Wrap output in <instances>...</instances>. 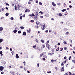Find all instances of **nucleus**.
I'll return each instance as SVG.
<instances>
[{
  "mask_svg": "<svg viewBox=\"0 0 75 75\" xmlns=\"http://www.w3.org/2000/svg\"><path fill=\"white\" fill-rule=\"evenodd\" d=\"M46 45L47 48L49 50H50L51 49V46L49 45L48 43H46Z\"/></svg>",
  "mask_w": 75,
  "mask_h": 75,
  "instance_id": "nucleus-1",
  "label": "nucleus"
},
{
  "mask_svg": "<svg viewBox=\"0 0 75 75\" xmlns=\"http://www.w3.org/2000/svg\"><path fill=\"white\" fill-rule=\"evenodd\" d=\"M4 69V67L3 66H0V71H2Z\"/></svg>",
  "mask_w": 75,
  "mask_h": 75,
  "instance_id": "nucleus-2",
  "label": "nucleus"
},
{
  "mask_svg": "<svg viewBox=\"0 0 75 75\" xmlns=\"http://www.w3.org/2000/svg\"><path fill=\"white\" fill-rule=\"evenodd\" d=\"M18 10H20V7H21V5H20L18 4Z\"/></svg>",
  "mask_w": 75,
  "mask_h": 75,
  "instance_id": "nucleus-3",
  "label": "nucleus"
},
{
  "mask_svg": "<svg viewBox=\"0 0 75 75\" xmlns=\"http://www.w3.org/2000/svg\"><path fill=\"white\" fill-rule=\"evenodd\" d=\"M43 53H42L40 54V57H42V55H44V54H45V52H43Z\"/></svg>",
  "mask_w": 75,
  "mask_h": 75,
  "instance_id": "nucleus-4",
  "label": "nucleus"
},
{
  "mask_svg": "<svg viewBox=\"0 0 75 75\" xmlns=\"http://www.w3.org/2000/svg\"><path fill=\"white\" fill-rule=\"evenodd\" d=\"M65 71V70L64 69V67H62L60 71L61 72H62V71Z\"/></svg>",
  "mask_w": 75,
  "mask_h": 75,
  "instance_id": "nucleus-5",
  "label": "nucleus"
},
{
  "mask_svg": "<svg viewBox=\"0 0 75 75\" xmlns=\"http://www.w3.org/2000/svg\"><path fill=\"white\" fill-rule=\"evenodd\" d=\"M29 16H30L31 17H34V16H35V15H34V13H32V15H31V14H30L29 15Z\"/></svg>",
  "mask_w": 75,
  "mask_h": 75,
  "instance_id": "nucleus-6",
  "label": "nucleus"
},
{
  "mask_svg": "<svg viewBox=\"0 0 75 75\" xmlns=\"http://www.w3.org/2000/svg\"><path fill=\"white\" fill-rule=\"evenodd\" d=\"M10 73H11V74H12V75H14V71H11Z\"/></svg>",
  "mask_w": 75,
  "mask_h": 75,
  "instance_id": "nucleus-7",
  "label": "nucleus"
},
{
  "mask_svg": "<svg viewBox=\"0 0 75 75\" xmlns=\"http://www.w3.org/2000/svg\"><path fill=\"white\" fill-rule=\"evenodd\" d=\"M30 31H31V30L29 29V30H27V32L28 33H30Z\"/></svg>",
  "mask_w": 75,
  "mask_h": 75,
  "instance_id": "nucleus-8",
  "label": "nucleus"
},
{
  "mask_svg": "<svg viewBox=\"0 0 75 75\" xmlns=\"http://www.w3.org/2000/svg\"><path fill=\"white\" fill-rule=\"evenodd\" d=\"M52 4L53 6H56V4L54 3V2H52Z\"/></svg>",
  "mask_w": 75,
  "mask_h": 75,
  "instance_id": "nucleus-9",
  "label": "nucleus"
},
{
  "mask_svg": "<svg viewBox=\"0 0 75 75\" xmlns=\"http://www.w3.org/2000/svg\"><path fill=\"white\" fill-rule=\"evenodd\" d=\"M63 43H64V44H68V42H67L66 41H64L63 42Z\"/></svg>",
  "mask_w": 75,
  "mask_h": 75,
  "instance_id": "nucleus-10",
  "label": "nucleus"
},
{
  "mask_svg": "<svg viewBox=\"0 0 75 75\" xmlns=\"http://www.w3.org/2000/svg\"><path fill=\"white\" fill-rule=\"evenodd\" d=\"M23 34V35H26V33L25 32H24Z\"/></svg>",
  "mask_w": 75,
  "mask_h": 75,
  "instance_id": "nucleus-11",
  "label": "nucleus"
},
{
  "mask_svg": "<svg viewBox=\"0 0 75 75\" xmlns=\"http://www.w3.org/2000/svg\"><path fill=\"white\" fill-rule=\"evenodd\" d=\"M67 11L66 9H64L62 10V12H64V11Z\"/></svg>",
  "mask_w": 75,
  "mask_h": 75,
  "instance_id": "nucleus-12",
  "label": "nucleus"
},
{
  "mask_svg": "<svg viewBox=\"0 0 75 75\" xmlns=\"http://www.w3.org/2000/svg\"><path fill=\"white\" fill-rule=\"evenodd\" d=\"M49 16L48 14L47 13L45 15V17H49Z\"/></svg>",
  "mask_w": 75,
  "mask_h": 75,
  "instance_id": "nucleus-13",
  "label": "nucleus"
},
{
  "mask_svg": "<svg viewBox=\"0 0 75 75\" xmlns=\"http://www.w3.org/2000/svg\"><path fill=\"white\" fill-rule=\"evenodd\" d=\"M16 58H19V56H18V54H16Z\"/></svg>",
  "mask_w": 75,
  "mask_h": 75,
  "instance_id": "nucleus-14",
  "label": "nucleus"
},
{
  "mask_svg": "<svg viewBox=\"0 0 75 75\" xmlns=\"http://www.w3.org/2000/svg\"><path fill=\"white\" fill-rule=\"evenodd\" d=\"M13 32L14 33H15V34H16V33H17V30L15 29L13 30Z\"/></svg>",
  "mask_w": 75,
  "mask_h": 75,
  "instance_id": "nucleus-15",
  "label": "nucleus"
},
{
  "mask_svg": "<svg viewBox=\"0 0 75 75\" xmlns=\"http://www.w3.org/2000/svg\"><path fill=\"white\" fill-rule=\"evenodd\" d=\"M59 16H60V17H61L62 16V14L61 13H59Z\"/></svg>",
  "mask_w": 75,
  "mask_h": 75,
  "instance_id": "nucleus-16",
  "label": "nucleus"
},
{
  "mask_svg": "<svg viewBox=\"0 0 75 75\" xmlns=\"http://www.w3.org/2000/svg\"><path fill=\"white\" fill-rule=\"evenodd\" d=\"M0 54H1V56L3 55V52L2 51H1L0 52Z\"/></svg>",
  "mask_w": 75,
  "mask_h": 75,
  "instance_id": "nucleus-17",
  "label": "nucleus"
},
{
  "mask_svg": "<svg viewBox=\"0 0 75 75\" xmlns=\"http://www.w3.org/2000/svg\"><path fill=\"white\" fill-rule=\"evenodd\" d=\"M41 42H42V43H44V40L42 39L40 40Z\"/></svg>",
  "mask_w": 75,
  "mask_h": 75,
  "instance_id": "nucleus-18",
  "label": "nucleus"
},
{
  "mask_svg": "<svg viewBox=\"0 0 75 75\" xmlns=\"http://www.w3.org/2000/svg\"><path fill=\"white\" fill-rule=\"evenodd\" d=\"M3 31V27H1L0 28V31Z\"/></svg>",
  "mask_w": 75,
  "mask_h": 75,
  "instance_id": "nucleus-19",
  "label": "nucleus"
},
{
  "mask_svg": "<svg viewBox=\"0 0 75 75\" xmlns=\"http://www.w3.org/2000/svg\"><path fill=\"white\" fill-rule=\"evenodd\" d=\"M14 7H15V10H17V6L16 5H15L14 6Z\"/></svg>",
  "mask_w": 75,
  "mask_h": 75,
  "instance_id": "nucleus-20",
  "label": "nucleus"
},
{
  "mask_svg": "<svg viewBox=\"0 0 75 75\" xmlns=\"http://www.w3.org/2000/svg\"><path fill=\"white\" fill-rule=\"evenodd\" d=\"M39 4H40V5L41 6H42V3L40 2H39Z\"/></svg>",
  "mask_w": 75,
  "mask_h": 75,
  "instance_id": "nucleus-21",
  "label": "nucleus"
},
{
  "mask_svg": "<svg viewBox=\"0 0 75 75\" xmlns=\"http://www.w3.org/2000/svg\"><path fill=\"white\" fill-rule=\"evenodd\" d=\"M20 28L22 30H23V29H24V27L23 26H21V27H20Z\"/></svg>",
  "mask_w": 75,
  "mask_h": 75,
  "instance_id": "nucleus-22",
  "label": "nucleus"
},
{
  "mask_svg": "<svg viewBox=\"0 0 75 75\" xmlns=\"http://www.w3.org/2000/svg\"><path fill=\"white\" fill-rule=\"evenodd\" d=\"M43 57L44 58H47V56L45 55H44Z\"/></svg>",
  "mask_w": 75,
  "mask_h": 75,
  "instance_id": "nucleus-23",
  "label": "nucleus"
},
{
  "mask_svg": "<svg viewBox=\"0 0 75 75\" xmlns=\"http://www.w3.org/2000/svg\"><path fill=\"white\" fill-rule=\"evenodd\" d=\"M18 34H21V30H19L18 32Z\"/></svg>",
  "mask_w": 75,
  "mask_h": 75,
  "instance_id": "nucleus-24",
  "label": "nucleus"
},
{
  "mask_svg": "<svg viewBox=\"0 0 75 75\" xmlns=\"http://www.w3.org/2000/svg\"><path fill=\"white\" fill-rule=\"evenodd\" d=\"M3 42V39H0V42Z\"/></svg>",
  "mask_w": 75,
  "mask_h": 75,
  "instance_id": "nucleus-25",
  "label": "nucleus"
},
{
  "mask_svg": "<svg viewBox=\"0 0 75 75\" xmlns=\"http://www.w3.org/2000/svg\"><path fill=\"white\" fill-rule=\"evenodd\" d=\"M68 14V13H67V11H66L64 14L65 16H67Z\"/></svg>",
  "mask_w": 75,
  "mask_h": 75,
  "instance_id": "nucleus-26",
  "label": "nucleus"
},
{
  "mask_svg": "<svg viewBox=\"0 0 75 75\" xmlns=\"http://www.w3.org/2000/svg\"><path fill=\"white\" fill-rule=\"evenodd\" d=\"M5 15L6 16H8L9 15V13H6Z\"/></svg>",
  "mask_w": 75,
  "mask_h": 75,
  "instance_id": "nucleus-27",
  "label": "nucleus"
},
{
  "mask_svg": "<svg viewBox=\"0 0 75 75\" xmlns=\"http://www.w3.org/2000/svg\"><path fill=\"white\" fill-rule=\"evenodd\" d=\"M60 51H63V50H64V49L63 48H60Z\"/></svg>",
  "mask_w": 75,
  "mask_h": 75,
  "instance_id": "nucleus-28",
  "label": "nucleus"
},
{
  "mask_svg": "<svg viewBox=\"0 0 75 75\" xmlns=\"http://www.w3.org/2000/svg\"><path fill=\"white\" fill-rule=\"evenodd\" d=\"M65 34L66 35H68V34H69V32H67L65 33Z\"/></svg>",
  "mask_w": 75,
  "mask_h": 75,
  "instance_id": "nucleus-29",
  "label": "nucleus"
},
{
  "mask_svg": "<svg viewBox=\"0 0 75 75\" xmlns=\"http://www.w3.org/2000/svg\"><path fill=\"white\" fill-rule=\"evenodd\" d=\"M42 28V30H44L45 29V28L44 27H43V28Z\"/></svg>",
  "mask_w": 75,
  "mask_h": 75,
  "instance_id": "nucleus-30",
  "label": "nucleus"
},
{
  "mask_svg": "<svg viewBox=\"0 0 75 75\" xmlns=\"http://www.w3.org/2000/svg\"><path fill=\"white\" fill-rule=\"evenodd\" d=\"M39 13H41V14H43V12H42V11H40L39 12Z\"/></svg>",
  "mask_w": 75,
  "mask_h": 75,
  "instance_id": "nucleus-31",
  "label": "nucleus"
},
{
  "mask_svg": "<svg viewBox=\"0 0 75 75\" xmlns=\"http://www.w3.org/2000/svg\"><path fill=\"white\" fill-rule=\"evenodd\" d=\"M57 49H58V50H57V49H56V51H59V47H57Z\"/></svg>",
  "mask_w": 75,
  "mask_h": 75,
  "instance_id": "nucleus-32",
  "label": "nucleus"
},
{
  "mask_svg": "<svg viewBox=\"0 0 75 75\" xmlns=\"http://www.w3.org/2000/svg\"><path fill=\"white\" fill-rule=\"evenodd\" d=\"M57 5H58V6H60V5H61V3H58Z\"/></svg>",
  "mask_w": 75,
  "mask_h": 75,
  "instance_id": "nucleus-33",
  "label": "nucleus"
},
{
  "mask_svg": "<svg viewBox=\"0 0 75 75\" xmlns=\"http://www.w3.org/2000/svg\"><path fill=\"white\" fill-rule=\"evenodd\" d=\"M36 15H38V16H39L38 15V12H36Z\"/></svg>",
  "mask_w": 75,
  "mask_h": 75,
  "instance_id": "nucleus-34",
  "label": "nucleus"
},
{
  "mask_svg": "<svg viewBox=\"0 0 75 75\" xmlns=\"http://www.w3.org/2000/svg\"><path fill=\"white\" fill-rule=\"evenodd\" d=\"M4 9H5V8H2V10L3 11H4Z\"/></svg>",
  "mask_w": 75,
  "mask_h": 75,
  "instance_id": "nucleus-35",
  "label": "nucleus"
},
{
  "mask_svg": "<svg viewBox=\"0 0 75 75\" xmlns=\"http://www.w3.org/2000/svg\"><path fill=\"white\" fill-rule=\"evenodd\" d=\"M66 62H67V61H66V60H65V61H64V64H66Z\"/></svg>",
  "mask_w": 75,
  "mask_h": 75,
  "instance_id": "nucleus-36",
  "label": "nucleus"
},
{
  "mask_svg": "<svg viewBox=\"0 0 75 75\" xmlns=\"http://www.w3.org/2000/svg\"><path fill=\"white\" fill-rule=\"evenodd\" d=\"M64 50H67V48L65 47L64 48Z\"/></svg>",
  "mask_w": 75,
  "mask_h": 75,
  "instance_id": "nucleus-37",
  "label": "nucleus"
},
{
  "mask_svg": "<svg viewBox=\"0 0 75 75\" xmlns=\"http://www.w3.org/2000/svg\"><path fill=\"white\" fill-rule=\"evenodd\" d=\"M4 17H1V20L2 19H3V18H4Z\"/></svg>",
  "mask_w": 75,
  "mask_h": 75,
  "instance_id": "nucleus-38",
  "label": "nucleus"
},
{
  "mask_svg": "<svg viewBox=\"0 0 75 75\" xmlns=\"http://www.w3.org/2000/svg\"><path fill=\"white\" fill-rule=\"evenodd\" d=\"M31 2L30 1H29L28 2V4H31Z\"/></svg>",
  "mask_w": 75,
  "mask_h": 75,
  "instance_id": "nucleus-39",
  "label": "nucleus"
},
{
  "mask_svg": "<svg viewBox=\"0 0 75 75\" xmlns=\"http://www.w3.org/2000/svg\"><path fill=\"white\" fill-rule=\"evenodd\" d=\"M51 71H47V73L48 74H50V73H51Z\"/></svg>",
  "mask_w": 75,
  "mask_h": 75,
  "instance_id": "nucleus-40",
  "label": "nucleus"
},
{
  "mask_svg": "<svg viewBox=\"0 0 75 75\" xmlns=\"http://www.w3.org/2000/svg\"><path fill=\"white\" fill-rule=\"evenodd\" d=\"M37 66L38 67H39L40 66V64H39V63H38L37 64Z\"/></svg>",
  "mask_w": 75,
  "mask_h": 75,
  "instance_id": "nucleus-41",
  "label": "nucleus"
},
{
  "mask_svg": "<svg viewBox=\"0 0 75 75\" xmlns=\"http://www.w3.org/2000/svg\"><path fill=\"white\" fill-rule=\"evenodd\" d=\"M23 64H24V66H25V61H24L23 62Z\"/></svg>",
  "mask_w": 75,
  "mask_h": 75,
  "instance_id": "nucleus-42",
  "label": "nucleus"
},
{
  "mask_svg": "<svg viewBox=\"0 0 75 75\" xmlns=\"http://www.w3.org/2000/svg\"><path fill=\"white\" fill-rule=\"evenodd\" d=\"M6 6H9V4H8V3H6Z\"/></svg>",
  "mask_w": 75,
  "mask_h": 75,
  "instance_id": "nucleus-43",
  "label": "nucleus"
},
{
  "mask_svg": "<svg viewBox=\"0 0 75 75\" xmlns=\"http://www.w3.org/2000/svg\"><path fill=\"white\" fill-rule=\"evenodd\" d=\"M35 19H36V20H37V19H38V18L37 17L35 16Z\"/></svg>",
  "mask_w": 75,
  "mask_h": 75,
  "instance_id": "nucleus-44",
  "label": "nucleus"
},
{
  "mask_svg": "<svg viewBox=\"0 0 75 75\" xmlns=\"http://www.w3.org/2000/svg\"><path fill=\"white\" fill-rule=\"evenodd\" d=\"M20 19L22 20V16H21L20 17Z\"/></svg>",
  "mask_w": 75,
  "mask_h": 75,
  "instance_id": "nucleus-45",
  "label": "nucleus"
},
{
  "mask_svg": "<svg viewBox=\"0 0 75 75\" xmlns=\"http://www.w3.org/2000/svg\"><path fill=\"white\" fill-rule=\"evenodd\" d=\"M51 20H53V21H54V19L53 18H52L51 19Z\"/></svg>",
  "mask_w": 75,
  "mask_h": 75,
  "instance_id": "nucleus-46",
  "label": "nucleus"
},
{
  "mask_svg": "<svg viewBox=\"0 0 75 75\" xmlns=\"http://www.w3.org/2000/svg\"><path fill=\"white\" fill-rule=\"evenodd\" d=\"M11 20H14V18H13V17H11Z\"/></svg>",
  "mask_w": 75,
  "mask_h": 75,
  "instance_id": "nucleus-47",
  "label": "nucleus"
},
{
  "mask_svg": "<svg viewBox=\"0 0 75 75\" xmlns=\"http://www.w3.org/2000/svg\"><path fill=\"white\" fill-rule=\"evenodd\" d=\"M51 62L52 63L53 62H54V60L53 59H52L51 60Z\"/></svg>",
  "mask_w": 75,
  "mask_h": 75,
  "instance_id": "nucleus-48",
  "label": "nucleus"
},
{
  "mask_svg": "<svg viewBox=\"0 0 75 75\" xmlns=\"http://www.w3.org/2000/svg\"><path fill=\"white\" fill-rule=\"evenodd\" d=\"M33 48H35V47H36V45H35L33 46Z\"/></svg>",
  "mask_w": 75,
  "mask_h": 75,
  "instance_id": "nucleus-49",
  "label": "nucleus"
},
{
  "mask_svg": "<svg viewBox=\"0 0 75 75\" xmlns=\"http://www.w3.org/2000/svg\"><path fill=\"white\" fill-rule=\"evenodd\" d=\"M64 59H67V57L65 56L64 57Z\"/></svg>",
  "mask_w": 75,
  "mask_h": 75,
  "instance_id": "nucleus-50",
  "label": "nucleus"
},
{
  "mask_svg": "<svg viewBox=\"0 0 75 75\" xmlns=\"http://www.w3.org/2000/svg\"><path fill=\"white\" fill-rule=\"evenodd\" d=\"M57 45H55L54 46V49H55L56 48H57Z\"/></svg>",
  "mask_w": 75,
  "mask_h": 75,
  "instance_id": "nucleus-51",
  "label": "nucleus"
},
{
  "mask_svg": "<svg viewBox=\"0 0 75 75\" xmlns=\"http://www.w3.org/2000/svg\"><path fill=\"white\" fill-rule=\"evenodd\" d=\"M40 18H43V16H41Z\"/></svg>",
  "mask_w": 75,
  "mask_h": 75,
  "instance_id": "nucleus-52",
  "label": "nucleus"
},
{
  "mask_svg": "<svg viewBox=\"0 0 75 75\" xmlns=\"http://www.w3.org/2000/svg\"><path fill=\"white\" fill-rule=\"evenodd\" d=\"M1 73V74H4V72L3 71H2Z\"/></svg>",
  "mask_w": 75,
  "mask_h": 75,
  "instance_id": "nucleus-53",
  "label": "nucleus"
},
{
  "mask_svg": "<svg viewBox=\"0 0 75 75\" xmlns=\"http://www.w3.org/2000/svg\"><path fill=\"white\" fill-rule=\"evenodd\" d=\"M36 24L37 25H38V24H39V23L38 22H36Z\"/></svg>",
  "mask_w": 75,
  "mask_h": 75,
  "instance_id": "nucleus-54",
  "label": "nucleus"
},
{
  "mask_svg": "<svg viewBox=\"0 0 75 75\" xmlns=\"http://www.w3.org/2000/svg\"><path fill=\"white\" fill-rule=\"evenodd\" d=\"M73 62H74V64H75V61L74 60H72Z\"/></svg>",
  "mask_w": 75,
  "mask_h": 75,
  "instance_id": "nucleus-55",
  "label": "nucleus"
},
{
  "mask_svg": "<svg viewBox=\"0 0 75 75\" xmlns=\"http://www.w3.org/2000/svg\"><path fill=\"white\" fill-rule=\"evenodd\" d=\"M25 13H27V9H26V10L25 11Z\"/></svg>",
  "mask_w": 75,
  "mask_h": 75,
  "instance_id": "nucleus-56",
  "label": "nucleus"
},
{
  "mask_svg": "<svg viewBox=\"0 0 75 75\" xmlns=\"http://www.w3.org/2000/svg\"><path fill=\"white\" fill-rule=\"evenodd\" d=\"M63 65H64V64H63V63H62V64H61V66H63Z\"/></svg>",
  "mask_w": 75,
  "mask_h": 75,
  "instance_id": "nucleus-57",
  "label": "nucleus"
},
{
  "mask_svg": "<svg viewBox=\"0 0 75 75\" xmlns=\"http://www.w3.org/2000/svg\"><path fill=\"white\" fill-rule=\"evenodd\" d=\"M69 7H70V8H72V6L69 5Z\"/></svg>",
  "mask_w": 75,
  "mask_h": 75,
  "instance_id": "nucleus-58",
  "label": "nucleus"
},
{
  "mask_svg": "<svg viewBox=\"0 0 75 75\" xmlns=\"http://www.w3.org/2000/svg\"><path fill=\"white\" fill-rule=\"evenodd\" d=\"M52 10H55V8H52Z\"/></svg>",
  "mask_w": 75,
  "mask_h": 75,
  "instance_id": "nucleus-59",
  "label": "nucleus"
},
{
  "mask_svg": "<svg viewBox=\"0 0 75 75\" xmlns=\"http://www.w3.org/2000/svg\"><path fill=\"white\" fill-rule=\"evenodd\" d=\"M36 0L35 1V2L36 3H38V0Z\"/></svg>",
  "mask_w": 75,
  "mask_h": 75,
  "instance_id": "nucleus-60",
  "label": "nucleus"
},
{
  "mask_svg": "<svg viewBox=\"0 0 75 75\" xmlns=\"http://www.w3.org/2000/svg\"><path fill=\"white\" fill-rule=\"evenodd\" d=\"M69 74H70L69 75H71V74H72V73H71V72H69Z\"/></svg>",
  "mask_w": 75,
  "mask_h": 75,
  "instance_id": "nucleus-61",
  "label": "nucleus"
},
{
  "mask_svg": "<svg viewBox=\"0 0 75 75\" xmlns=\"http://www.w3.org/2000/svg\"><path fill=\"white\" fill-rule=\"evenodd\" d=\"M52 52H54V49H52Z\"/></svg>",
  "mask_w": 75,
  "mask_h": 75,
  "instance_id": "nucleus-62",
  "label": "nucleus"
},
{
  "mask_svg": "<svg viewBox=\"0 0 75 75\" xmlns=\"http://www.w3.org/2000/svg\"><path fill=\"white\" fill-rule=\"evenodd\" d=\"M67 10H69V8H67Z\"/></svg>",
  "mask_w": 75,
  "mask_h": 75,
  "instance_id": "nucleus-63",
  "label": "nucleus"
},
{
  "mask_svg": "<svg viewBox=\"0 0 75 75\" xmlns=\"http://www.w3.org/2000/svg\"><path fill=\"white\" fill-rule=\"evenodd\" d=\"M57 45H60V43H58V44H57Z\"/></svg>",
  "mask_w": 75,
  "mask_h": 75,
  "instance_id": "nucleus-64",
  "label": "nucleus"
}]
</instances>
